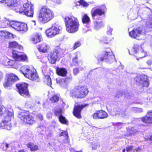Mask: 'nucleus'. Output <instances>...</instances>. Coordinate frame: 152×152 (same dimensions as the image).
Returning a JSON list of instances; mask_svg holds the SVG:
<instances>
[{
	"mask_svg": "<svg viewBox=\"0 0 152 152\" xmlns=\"http://www.w3.org/2000/svg\"><path fill=\"white\" fill-rule=\"evenodd\" d=\"M46 79L47 80V84L49 86H50L51 84V79L49 76H47L46 77Z\"/></svg>",
	"mask_w": 152,
	"mask_h": 152,
	"instance_id": "42",
	"label": "nucleus"
},
{
	"mask_svg": "<svg viewBox=\"0 0 152 152\" xmlns=\"http://www.w3.org/2000/svg\"><path fill=\"white\" fill-rule=\"evenodd\" d=\"M7 24L9 23L10 26L15 29L16 31H19V22L14 21L7 20Z\"/></svg>",
	"mask_w": 152,
	"mask_h": 152,
	"instance_id": "21",
	"label": "nucleus"
},
{
	"mask_svg": "<svg viewBox=\"0 0 152 152\" xmlns=\"http://www.w3.org/2000/svg\"><path fill=\"white\" fill-rule=\"evenodd\" d=\"M60 50V49H58V51L56 49H54L48 54V58L50 63L52 64L55 63L59 54V51Z\"/></svg>",
	"mask_w": 152,
	"mask_h": 152,
	"instance_id": "12",
	"label": "nucleus"
},
{
	"mask_svg": "<svg viewBox=\"0 0 152 152\" xmlns=\"http://www.w3.org/2000/svg\"><path fill=\"white\" fill-rule=\"evenodd\" d=\"M6 31H0V37H5Z\"/></svg>",
	"mask_w": 152,
	"mask_h": 152,
	"instance_id": "49",
	"label": "nucleus"
},
{
	"mask_svg": "<svg viewBox=\"0 0 152 152\" xmlns=\"http://www.w3.org/2000/svg\"><path fill=\"white\" fill-rule=\"evenodd\" d=\"M71 77H68L65 79H61L60 83V85L63 87H65L67 85V82L72 79Z\"/></svg>",
	"mask_w": 152,
	"mask_h": 152,
	"instance_id": "29",
	"label": "nucleus"
},
{
	"mask_svg": "<svg viewBox=\"0 0 152 152\" xmlns=\"http://www.w3.org/2000/svg\"><path fill=\"white\" fill-rule=\"evenodd\" d=\"M50 100L52 102H58V100L59 97L56 95H55L52 97Z\"/></svg>",
	"mask_w": 152,
	"mask_h": 152,
	"instance_id": "38",
	"label": "nucleus"
},
{
	"mask_svg": "<svg viewBox=\"0 0 152 152\" xmlns=\"http://www.w3.org/2000/svg\"><path fill=\"white\" fill-rule=\"evenodd\" d=\"M15 63V61L13 60H10L8 61L7 62V65L11 67L16 68V66L14 64Z\"/></svg>",
	"mask_w": 152,
	"mask_h": 152,
	"instance_id": "36",
	"label": "nucleus"
},
{
	"mask_svg": "<svg viewBox=\"0 0 152 152\" xmlns=\"http://www.w3.org/2000/svg\"><path fill=\"white\" fill-rule=\"evenodd\" d=\"M146 63L148 65H149L152 64V59H150L148 60Z\"/></svg>",
	"mask_w": 152,
	"mask_h": 152,
	"instance_id": "60",
	"label": "nucleus"
},
{
	"mask_svg": "<svg viewBox=\"0 0 152 152\" xmlns=\"http://www.w3.org/2000/svg\"><path fill=\"white\" fill-rule=\"evenodd\" d=\"M7 81L3 84L5 88L11 86L12 84L18 80V77L14 73L7 74Z\"/></svg>",
	"mask_w": 152,
	"mask_h": 152,
	"instance_id": "9",
	"label": "nucleus"
},
{
	"mask_svg": "<svg viewBox=\"0 0 152 152\" xmlns=\"http://www.w3.org/2000/svg\"><path fill=\"white\" fill-rule=\"evenodd\" d=\"M3 108L0 105V116L2 115L3 113Z\"/></svg>",
	"mask_w": 152,
	"mask_h": 152,
	"instance_id": "59",
	"label": "nucleus"
},
{
	"mask_svg": "<svg viewBox=\"0 0 152 152\" xmlns=\"http://www.w3.org/2000/svg\"><path fill=\"white\" fill-rule=\"evenodd\" d=\"M6 115L4 119L1 122L0 126L2 129H5L7 130H10L12 128V124L10 121L13 118V115L12 112L7 110L6 111Z\"/></svg>",
	"mask_w": 152,
	"mask_h": 152,
	"instance_id": "5",
	"label": "nucleus"
},
{
	"mask_svg": "<svg viewBox=\"0 0 152 152\" xmlns=\"http://www.w3.org/2000/svg\"><path fill=\"white\" fill-rule=\"evenodd\" d=\"M16 87L18 89V92L19 93V84H16Z\"/></svg>",
	"mask_w": 152,
	"mask_h": 152,
	"instance_id": "63",
	"label": "nucleus"
},
{
	"mask_svg": "<svg viewBox=\"0 0 152 152\" xmlns=\"http://www.w3.org/2000/svg\"><path fill=\"white\" fill-rule=\"evenodd\" d=\"M113 31V29L109 27L108 30L107 32V34L108 35H111L112 34V32Z\"/></svg>",
	"mask_w": 152,
	"mask_h": 152,
	"instance_id": "56",
	"label": "nucleus"
},
{
	"mask_svg": "<svg viewBox=\"0 0 152 152\" xmlns=\"http://www.w3.org/2000/svg\"><path fill=\"white\" fill-rule=\"evenodd\" d=\"M81 43L79 41H77L74 44L73 49H76L77 48L79 47L81 45Z\"/></svg>",
	"mask_w": 152,
	"mask_h": 152,
	"instance_id": "45",
	"label": "nucleus"
},
{
	"mask_svg": "<svg viewBox=\"0 0 152 152\" xmlns=\"http://www.w3.org/2000/svg\"><path fill=\"white\" fill-rule=\"evenodd\" d=\"M91 145L92 148L93 149H96L97 148H99L100 146V143L97 141L93 142V143Z\"/></svg>",
	"mask_w": 152,
	"mask_h": 152,
	"instance_id": "34",
	"label": "nucleus"
},
{
	"mask_svg": "<svg viewBox=\"0 0 152 152\" xmlns=\"http://www.w3.org/2000/svg\"><path fill=\"white\" fill-rule=\"evenodd\" d=\"M3 146H5V149L7 150V149L10 147V144H8L6 142H4L3 143Z\"/></svg>",
	"mask_w": 152,
	"mask_h": 152,
	"instance_id": "53",
	"label": "nucleus"
},
{
	"mask_svg": "<svg viewBox=\"0 0 152 152\" xmlns=\"http://www.w3.org/2000/svg\"><path fill=\"white\" fill-rule=\"evenodd\" d=\"M12 57L15 61L14 65H15L16 68H14L16 69H18L19 60V52L16 50H13L12 52Z\"/></svg>",
	"mask_w": 152,
	"mask_h": 152,
	"instance_id": "19",
	"label": "nucleus"
},
{
	"mask_svg": "<svg viewBox=\"0 0 152 152\" xmlns=\"http://www.w3.org/2000/svg\"><path fill=\"white\" fill-rule=\"evenodd\" d=\"M56 73L59 76L64 77L66 76L67 71L64 68H57L56 69Z\"/></svg>",
	"mask_w": 152,
	"mask_h": 152,
	"instance_id": "24",
	"label": "nucleus"
},
{
	"mask_svg": "<svg viewBox=\"0 0 152 152\" xmlns=\"http://www.w3.org/2000/svg\"><path fill=\"white\" fill-rule=\"evenodd\" d=\"M55 2L60 3L61 0H51Z\"/></svg>",
	"mask_w": 152,
	"mask_h": 152,
	"instance_id": "61",
	"label": "nucleus"
},
{
	"mask_svg": "<svg viewBox=\"0 0 152 152\" xmlns=\"http://www.w3.org/2000/svg\"><path fill=\"white\" fill-rule=\"evenodd\" d=\"M124 126V124L121 123H118L116 124L117 128L118 129H120Z\"/></svg>",
	"mask_w": 152,
	"mask_h": 152,
	"instance_id": "52",
	"label": "nucleus"
},
{
	"mask_svg": "<svg viewBox=\"0 0 152 152\" xmlns=\"http://www.w3.org/2000/svg\"><path fill=\"white\" fill-rule=\"evenodd\" d=\"M82 22L83 23H88L90 22L89 18L86 14L84 15L82 18Z\"/></svg>",
	"mask_w": 152,
	"mask_h": 152,
	"instance_id": "30",
	"label": "nucleus"
},
{
	"mask_svg": "<svg viewBox=\"0 0 152 152\" xmlns=\"http://www.w3.org/2000/svg\"><path fill=\"white\" fill-rule=\"evenodd\" d=\"M94 28L96 29H98L104 26L102 23L101 21H95L94 22Z\"/></svg>",
	"mask_w": 152,
	"mask_h": 152,
	"instance_id": "28",
	"label": "nucleus"
},
{
	"mask_svg": "<svg viewBox=\"0 0 152 152\" xmlns=\"http://www.w3.org/2000/svg\"><path fill=\"white\" fill-rule=\"evenodd\" d=\"M133 148V146H130L127 148H126V150L127 152H130Z\"/></svg>",
	"mask_w": 152,
	"mask_h": 152,
	"instance_id": "54",
	"label": "nucleus"
},
{
	"mask_svg": "<svg viewBox=\"0 0 152 152\" xmlns=\"http://www.w3.org/2000/svg\"><path fill=\"white\" fill-rule=\"evenodd\" d=\"M122 95L123 94L121 92L118 91L117 92L115 96L116 98H119L122 96Z\"/></svg>",
	"mask_w": 152,
	"mask_h": 152,
	"instance_id": "47",
	"label": "nucleus"
},
{
	"mask_svg": "<svg viewBox=\"0 0 152 152\" xmlns=\"http://www.w3.org/2000/svg\"><path fill=\"white\" fill-rule=\"evenodd\" d=\"M112 73L115 75H117V72L115 71H113V72H112Z\"/></svg>",
	"mask_w": 152,
	"mask_h": 152,
	"instance_id": "64",
	"label": "nucleus"
},
{
	"mask_svg": "<svg viewBox=\"0 0 152 152\" xmlns=\"http://www.w3.org/2000/svg\"><path fill=\"white\" fill-rule=\"evenodd\" d=\"M142 32L141 28H140L134 29L129 33L130 36L132 38H136L139 37Z\"/></svg>",
	"mask_w": 152,
	"mask_h": 152,
	"instance_id": "18",
	"label": "nucleus"
},
{
	"mask_svg": "<svg viewBox=\"0 0 152 152\" xmlns=\"http://www.w3.org/2000/svg\"><path fill=\"white\" fill-rule=\"evenodd\" d=\"M31 23L32 25L35 26L36 24V21L35 20H32L31 21Z\"/></svg>",
	"mask_w": 152,
	"mask_h": 152,
	"instance_id": "62",
	"label": "nucleus"
},
{
	"mask_svg": "<svg viewBox=\"0 0 152 152\" xmlns=\"http://www.w3.org/2000/svg\"><path fill=\"white\" fill-rule=\"evenodd\" d=\"M129 134L130 135H135L137 132V131L136 129H134L133 128H131V129L129 131Z\"/></svg>",
	"mask_w": 152,
	"mask_h": 152,
	"instance_id": "43",
	"label": "nucleus"
},
{
	"mask_svg": "<svg viewBox=\"0 0 152 152\" xmlns=\"http://www.w3.org/2000/svg\"><path fill=\"white\" fill-rule=\"evenodd\" d=\"M28 84L22 83L20 84V94L21 96L28 98L31 97V94L28 89Z\"/></svg>",
	"mask_w": 152,
	"mask_h": 152,
	"instance_id": "10",
	"label": "nucleus"
},
{
	"mask_svg": "<svg viewBox=\"0 0 152 152\" xmlns=\"http://www.w3.org/2000/svg\"><path fill=\"white\" fill-rule=\"evenodd\" d=\"M39 51L43 53H47L49 50L50 46L45 43H42L40 44L37 48Z\"/></svg>",
	"mask_w": 152,
	"mask_h": 152,
	"instance_id": "17",
	"label": "nucleus"
},
{
	"mask_svg": "<svg viewBox=\"0 0 152 152\" xmlns=\"http://www.w3.org/2000/svg\"><path fill=\"white\" fill-rule=\"evenodd\" d=\"M72 61L73 62L77 63V56H76L73 57L72 59Z\"/></svg>",
	"mask_w": 152,
	"mask_h": 152,
	"instance_id": "58",
	"label": "nucleus"
},
{
	"mask_svg": "<svg viewBox=\"0 0 152 152\" xmlns=\"http://www.w3.org/2000/svg\"><path fill=\"white\" fill-rule=\"evenodd\" d=\"M59 121L62 123L67 124L68 121L66 118L62 115H61L58 117Z\"/></svg>",
	"mask_w": 152,
	"mask_h": 152,
	"instance_id": "31",
	"label": "nucleus"
},
{
	"mask_svg": "<svg viewBox=\"0 0 152 152\" xmlns=\"http://www.w3.org/2000/svg\"><path fill=\"white\" fill-rule=\"evenodd\" d=\"M78 2L79 3V4L83 5L84 7H87L88 5L84 0H80V1Z\"/></svg>",
	"mask_w": 152,
	"mask_h": 152,
	"instance_id": "39",
	"label": "nucleus"
},
{
	"mask_svg": "<svg viewBox=\"0 0 152 152\" xmlns=\"http://www.w3.org/2000/svg\"><path fill=\"white\" fill-rule=\"evenodd\" d=\"M94 139L93 137H91L88 139L87 140L88 143H89L91 144H92L93 143V140H94Z\"/></svg>",
	"mask_w": 152,
	"mask_h": 152,
	"instance_id": "48",
	"label": "nucleus"
},
{
	"mask_svg": "<svg viewBox=\"0 0 152 152\" xmlns=\"http://www.w3.org/2000/svg\"><path fill=\"white\" fill-rule=\"evenodd\" d=\"M42 40L41 35L38 33H34V37L31 39L33 43L35 44L40 42Z\"/></svg>",
	"mask_w": 152,
	"mask_h": 152,
	"instance_id": "22",
	"label": "nucleus"
},
{
	"mask_svg": "<svg viewBox=\"0 0 152 152\" xmlns=\"http://www.w3.org/2000/svg\"><path fill=\"white\" fill-rule=\"evenodd\" d=\"M108 116L107 113L102 110L97 111L92 115L94 119H102L105 118Z\"/></svg>",
	"mask_w": 152,
	"mask_h": 152,
	"instance_id": "14",
	"label": "nucleus"
},
{
	"mask_svg": "<svg viewBox=\"0 0 152 152\" xmlns=\"http://www.w3.org/2000/svg\"><path fill=\"white\" fill-rule=\"evenodd\" d=\"M62 110L61 109H59L58 110H55L54 112V114L56 116H60L62 115L61 114H62Z\"/></svg>",
	"mask_w": 152,
	"mask_h": 152,
	"instance_id": "37",
	"label": "nucleus"
},
{
	"mask_svg": "<svg viewBox=\"0 0 152 152\" xmlns=\"http://www.w3.org/2000/svg\"><path fill=\"white\" fill-rule=\"evenodd\" d=\"M97 58L98 61H103L105 60L106 62L110 64L115 61V56L111 51H103L97 56Z\"/></svg>",
	"mask_w": 152,
	"mask_h": 152,
	"instance_id": "4",
	"label": "nucleus"
},
{
	"mask_svg": "<svg viewBox=\"0 0 152 152\" xmlns=\"http://www.w3.org/2000/svg\"><path fill=\"white\" fill-rule=\"evenodd\" d=\"M104 11L103 10L100 9H97L94 10H91L92 16L94 19H96L95 17L97 16H101L104 14Z\"/></svg>",
	"mask_w": 152,
	"mask_h": 152,
	"instance_id": "20",
	"label": "nucleus"
},
{
	"mask_svg": "<svg viewBox=\"0 0 152 152\" xmlns=\"http://www.w3.org/2000/svg\"><path fill=\"white\" fill-rule=\"evenodd\" d=\"M64 20L66 30L68 32L75 33L78 30L79 25L76 18L74 16H66Z\"/></svg>",
	"mask_w": 152,
	"mask_h": 152,
	"instance_id": "2",
	"label": "nucleus"
},
{
	"mask_svg": "<svg viewBox=\"0 0 152 152\" xmlns=\"http://www.w3.org/2000/svg\"><path fill=\"white\" fill-rule=\"evenodd\" d=\"M27 146L30 148L31 151H35L38 150V146L32 143H29L27 144Z\"/></svg>",
	"mask_w": 152,
	"mask_h": 152,
	"instance_id": "27",
	"label": "nucleus"
},
{
	"mask_svg": "<svg viewBox=\"0 0 152 152\" xmlns=\"http://www.w3.org/2000/svg\"><path fill=\"white\" fill-rule=\"evenodd\" d=\"M138 50V46L137 45H135L134 46L131 52L129 50V51L130 55H133L136 56V55H137L138 52L139 51Z\"/></svg>",
	"mask_w": 152,
	"mask_h": 152,
	"instance_id": "26",
	"label": "nucleus"
},
{
	"mask_svg": "<svg viewBox=\"0 0 152 152\" xmlns=\"http://www.w3.org/2000/svg\"><path fill=\"white\" fill-rule=\"evenodd\" d=\"M54 17V12L46 6H42L39 10L38 20L42 24L46 23Z\"/></svg>",
	"mask_w": 152,
	"mask_h": 152,
	"instance_id": "1",
	"label": "nucleus"
},
{
	"mask_svg": "<svg viewBox=\"0 0 152 152\" xmlns=\"http://www.w3.org/2000/svg\"><path fill=\"white\" fill-rule=\"evenodd\" d=\"M146 25L148 27L152 28V19L148 20L146 23Z\"/></svg>",
	"mask_w": 152,
	"mask_h": 152,
	"instance_id": "40",
	"label": "nucleus"
},
{
	"mask_svg": "<svg viewBox=\"0 0 152 152\" xmlns=\"http://www.w3.org/2000/svg\"><path fill=\"white\" fill-rule=\"evenodd\" d=\"M79 72V69L78 68H75L73 69V73L74 75H76Z\"/></svg>",
	"mask_w": 152,
	"mask_h": 152,
	"instance_id": "55",
	"label": "nucleus"
},
{
	"mask_svg": "<svg viewBox=\"0 0 152 152\" xmlns=\"http://www.w3.org/2000/svg\"><path fill=\"white\" fill-rule=\"evenodd\" d=\"M18 45V43L15 41L10 42L9 43V47L10 48H16Z\"/></svg>",
	"mask_w": 152,
	"mask_h": 152,
	"instance_id": "35",
	"label": "nucleus"
},
{
	"mask_svg": "<svg viewBox=\"0 0 152 152\" xmlns=\"http://www.w3.org/2000/svg\"><path fill=\"white\" fill-rule=\"evenodd\" d=\"M131 111L135 113H140L143 112V110L141 108L133 107L131 109Z\"/></svg>",
	"mask_w": 152,
	"mask_h": 152,
	"instance_id": "33",
	"label": "nucleus"
},
{
	"mask_svg": "<svg viewBox=\"0 0 152 152\" xmlns=\"http://www.w3.org/2000/svg\"><path fill=\"white\" fill-rule=\"evenodd\" d=\"M141 119L143 123L145 124H152V111L148 112L146 115L141 118Z\"/></svg>",
	"mask_w": 152,
	"mask_h": 152,
	"instance_id": "16",
	"label": "nucleus"
},
{
	"mask_svg": "<svg viewBox=\"0 0 152 152\" xmlns=\"http://www.w3.org/2000/svg\"><path fill=\"white\" fill-rule=\"evenodd\" d=\"M20 119L23 122L29 124H33L35 122L34 118L29 115H23L20 117Z\"/></svg>",
	"mask_w": 152,
	"mask_h": 152,
	"instance_id": "15",
	"label": "nucleus"
},
{
	"mask_svg": "<svg viewBox=\"0 0 152 152\" xmlns=\"http://www.w3.org/2000/svg\"><path fill=\"white\" fill-rule=\"evenodd\" d=\"M37 116L40 120H42L43 119V116L41 114H38Z\"/></svg>",
	"mask_w": 152,
	"mask_h": 152,
	"instance_id": "57",
	"label": "nucleus"
},
{
	"mask_svg": "<svg viewBox=\"0 0 152 152\" xmlns=\"http://www.w3.org/2000/svg\"><path fill=\"white\" fill-rule=\"evenodd\" d=\"M20 13L25 15L29 17H33L34 7L31 4L26 2L23 4V6L20 8Z\"/></svg>",
	"mask_w": 152,
	"mask_h": 152,
	"instance_id": "6",
	"label": "nucleus"
},
{
	"mask_svg": "<svg viewBox=\"0 0 152 152\" xmlns=\"http://www.w3.org/2000/svg\"><path fill=\"white\" fill-rule=\"evenodd\" d=\"M137 83L142 85L145 87H148V80L145 76L138 75L134 79Z\"/></svg>",
	"mask_w": 152,
	"mask_h": 152,
	"instance_id": "11",
	"label": "nucleus"
},
{
	"mask_svg": "<svg viewBox=\"0 0 152 152\" xmlns=\"http://www.w3.org/2000/svg\"><path fill=\"white\" fill-rule=\"evenodd\" d=\"M120 115L122 117H124L126 115V113L125 111H121L120 112Z\"/></svg>",
	"mask_w": 152,
	"mask_h": 152,
	"instance_id": "50",
	"label": "nucleus"
},
{
	"mask_svg": "<svg viewBox=\"0 0 152 152\" xmlns=\"http://www.w3.org/2000/svg\"><path fill=\"white\" fill-rule=\"evenodd\" d=\"M88 93V91L85 86H79L75 88L72 94L77 98L84 97Z\"/></svg>",
	"mask_w": 152,
	"mask_h": 152,
	"instance_id": "7",
	"label": "nucleus"
},
{
	"mask_svg": "<svg viewBox=\"0 0 152 152\" xmlns=\"http://www.w3.org/2000/svg\"><path fill=\"white\" fill-rule=\"evenodd\" d=\"M110 40L107 37H103L101 41L102 43H108Z\"/></svg>",
	"mask_w": 152,
	"mask_h": 152,
	"instance_id": "41",
	"label": "nucleus"
},
{
	"mask_svg": "<svg viewBox=\"0 0 152 152\" xmlns=\"http://www.w3.org/2000/svg\"><path fill=\"white\" fill-rule=\"evenodd\" d=\"M27 58V56L26 54L20 52V60L24 61H26Z\"/></svg>",
	"mask_w": 152,
	"mask_h": 152,
	"instance_id": "32",
	"label": "nucleus"
},
{
	"mask_svg": "<svg viewBox=\"0 0 152 152\" xmlns=\"http://www.w3.org/2000/svg\"><path fill=\"white\" fill-rule=\"evenodd\" d=\"M147 55L146 53L143 50L141 49L140 50H139L137 53V55L136 56V59L137 60L139 59L142 58Z\"/></svg>",
	"mask_w": 152,
	"mask_h": 152,
	"instance_id": "25",
	"label": "nucleus"
},
{
	"mask_svg": "<svg viewBox=\"0 0 152 152\" xmlns=\"http://www.w3.org/2000/svg\"><path fill=\"white\" fill-rule=\"evenodd\" d=\"M14 36L12 34L6 31L5 37H7L8 38L12 37L14 38Z\"/></svg>",
	"mask_w": 152,
	"mask_h": 152,
	"instance_id": "46",
	"label": "nucleus"
},
{
	"mask_svg": "<svg viewBox=\"0 0 152 152\" xmlns=\"http://www.w3.org/2000/svg\"><path fill=\"white\" fill-rule=\"evenodd\" d=\"M20 71L26 77L33 81H38V75L34 69H30L27 66H24L20 68Z\"/></svg>",
	"mask_w": 152,
	"mask_h": 152,
	"instance_id": "3",
	"label": "nucleus"
},
{
	"mask_svg": "<svg viewBox=\"0 0 152 152\" xmlns=\"http://www.w3.org/2000/svg\"><path fill=\"white\" fill-rule=\"evenodd\" d=\"M61 27L56 23L53 24L51 28H49L46 31V35L48 37H52L59 34Z\"/></svg>",
	"mask_w": 152,
	"mask_h": 152,
	"instance_id": "8",
	"label": "nucleus"
},
{
	"mask_svg": "<svg viewBox=\"0 0 152 152\" xmlns=\"http://www.w3.org/2000/svg\"><path fill=\"white\" fill-rule=\"evenodd\" d=\"M53 114L51 112H49L47 115V117L48 119H50L52 118Z\"/></svg>",
	"mask_w": 152,
	"mask_h": 152,
	"instance_id": "51",
	"label": "nucleus"
},
{
	"mask_svg": "<svg viewBox=\"0 0 152 152\" xmlns=\"http://www.w3.org/2000/svg\"><path fill=\"white\" fill-rule=\"evenodd\" d=\"M27 30V25L24 23L20 22V33H24L26 32Z\"/></svg>",
	"mask_w": 152,
	"mask_h": 152,
	"instance_id": "23",
	"label": "nucleus"
},
{
	"mask_svg": "<svg viewBox=\"0 0 152 152\" xmlns=\"http://www.w3.org/2000/svg\"><path fill=\"white\" fill-rule=\"evenodd\" d=\"M60 136H64L65 138L66 139L68 137V133L66 131H63L61 132L60 134Z\"/></svg>",
	"mask_w": 152,
	"mask_h": 152,
	"instance_id": "44",
	"label": "nucleus"
},
{
	"mask_svg": "<svg viewBox=\"0 0 152 152\" xmlns=\"http://www.w3.org/2000/svg\"><path fill=\"white\" fill-rule=\"evenodd\" d=\"M88 104H75L74 107L73 114L78 118H81L80 112L81 110L84 107L88 106Z\"/></svg>",
	"mask_w": 152,
	"mask_h": 152,
	"instance_id": "13",
	"label": "nucleus"
}]
</instances>
